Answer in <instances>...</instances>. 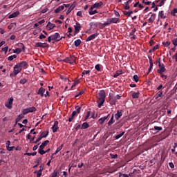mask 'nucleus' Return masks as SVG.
Listing matches in <instances>:
<instances>
[{"label":"nucleus","instance_id":"1","mask_svg":"<svg viewBox=\"0 0 177 177\" xmlns=\"http://www.w3.org/2000/svg\"><path fill=\"white\" fill-rule=\"evenodd\" d=\"M120 21V19L118 18H109L107 19L106 21L104 23V26H109V24H117Z\"/></svg>","mask_w":177,"mask_h":177},{"label":"nucleus","instance_id":"2","mask_svg":"<svg viewBox=\"0 0 177 177\" xmlns=\"http://www.w3.org/2000/svg\"><path fill=\"white\" fill-rule=\"evenodd\" d=\"M19 48H17L13 51L14 53H17V55H19V53H21V52H24V50H26V48L24 47V44H23V43H19Z\"/></svg>","mask_w":177,"mask_h":177},{"label":"nucleus","instance_id":"3","mask_svg":"<svg viewBox=\"0 0 177 177\" xmlns=\"http://www.w3.org/2000/svg\"><path fill=\"white\" fill-rule=\"evenodd\" d=\"M34 111H37V108H35V106H32V107L24 109L22 111V113L24 115H26V114H28V113H34Z\"/></svg>","mask_w":177,"mask_h":177},{"label":"nucleus","instance_id":"4","mask_svg":"<svg viewBox=\"0 0 177 177\" xmlns=\"http://www.w3.org/2000/svg\"><path fill=\"white\" fill-rule=\"evenodd\" d=\"M74 28H75V31H74V35H77V34H78V32H80V31H81V24L78 22L75 23V25H74Z\"/></svg>","mask_w":177,"mask_h":177},{"label":"nucleus","instance_id":"5","mask_svg":"<svg viewBox=\"0 0 177 177\" xmlns=\"http://www.w3.org/2000/svg\"><path fill=\"white\" fill-rule=\"evenodd\" d=\"M16 65L18 66L21 70H23V68H27L28 64H27V62H26V61H22L21 62H20Z\"/></svg>","mask_w":177,"mask_h":177},{"label":"nucleus","instance_id":"6","mask_svg":"<svg viewBox=\"0 0 177 177\" xmlns=\"http://www.w3.org/2000/svg\"><path fill=\"white\" fill-rule=\"evenodd\" d=\"M64 62H66V63H69L70 64H73V63H75V59L74 57L70 56L68 57H66L65 59H64Z\"/></svg>","mask_w":177,"mask_h":177},{"label":"nucleus","instance_id":"7","mask_svg":"<svg viewBox=\"0 0 177 177\" xmlns=\"http://www.w3.org/2000/svg\"><path fill=\"white\" fill-rule=\"evenodd\" d=\"M106 99V92L104 91H100L98 93V100H105Z\"/></svg>","mask_w":177,"mask_h":177},{"label":"nucleus","instance_id":"8","mask_svg":"<svg viewBox=\"0 0 177 177\" xmlns=\"http://www.w3.org/2000/svg\"><path fill=\"white\" fill-rule=\"evenodd\" d=\"M159 69H158V73L159 74H162L165 71V66H164V64L159 63L158 64Z\"/></svg>","mask_w":177,"mask_h":177},{"label":"nucleus","instance_id":"9","mask_svg":"<svg viewBox=\"0 0 177 177\" xmlns=\"http://www.w3.org/2000/svg\"><path fill=\"white\" fill-rule=\"evenodd\" d=\"M59 122L58 121H55L54 122L53 126L52 127L51 129H53V133H55V132H57V129H59Z\"/></svg>","mask_w":177,"mask_h":177},{"label":"nucleus","instance_id":"10","mask_svg":"<svg viewBox=\"0 0 177 177\" xmlns=\"http://www.w3.org/2000/svg\"><path fill=\"white\" fill-rule=\"evenodd\" d=\"M51 37H52L53 41H60L63 38V37L60 38V34H59L58 32H56L55 35H52ZM59 38L60 39H59Z\"/></svg>","mask_w":177,"mask_h":177},{"label":"nucleus","instance_id":"11","mask_svg":"<svg viewBox=\"0 0 177 177\" xmlns=\"http://www.w3.org/2000/svg\"><path fill=\"white\" fill-rule=\"evenodd\" d=\"M12 104H13V97H10L8 100V102H7L6 103V107H7V109H12Z\"/></svg>","mask_w":177,"mask_h":177},{"label":"nucleus","instance_id":"12","mask_svg":"<svg viewBox=\"0 0 177 177\" xmlns=\"http://www.w3.org/2000/svg\"><path fill=\"white\" fill-rule=\"evenodd\" d=\"M97 35H99V33H95V34H93V35H90L86 39V42H89V41H93V39H95V38H96V37H97Z\"/></svg>","mask_w":177,"mask_h":177},{"label":"nucleus","instance_id":"13","mask_svg":"<svg viewBox=\"0 0 177 177\" xmlns=\"http://www.w3.org/2000/svg\"><path fill=\"white\" fill-rule=\"evenodd\" d=\"M55 27H56V25L50 22H48L46 26V28L47 30H48V31H50V30H53V28H55Z\"/></svg>","mask_w":177,"mask_h":177},{"label":"nucleus","instance_id":"14","mask_svg":"<svg viewBox=\"0 0 177 177\" xmlns=\"http://www.w3.org/2000/svg\"><path fill=\"white\" fill-rule=\"evenodd\" d=\"M46 43L37 42L35 44V48H46Z\"/></svg>","mask_w":177,"mask_h":177},{"label":"nucleus","instance_id":"15","mask_svg":"<svg viewBox=\"0 0 177 177\" xmlns=\"http://www.w3.org/2000/svg\"><path fill=\"white\" fill-rule=\"evenodd\" d=\"M110 114H108L107 116H104L103 118H101L99 119L98 122L101 124L103 125V124L104 123V121H106V120H107V118H109Z\"/></svg>","mask_w":177,"mask_h":177},{"label":"nucleus","instance_id":"16","mask_svg":"<svg viewBox=\"0 0 177 177\" xmlns=\"http://www.w3.org/2000/svg\"><path fill=\"white\" fill-rule=\"evenodd\" d=\"M21 71V69L17 65H15L14 66V75H17Z\"/></svg>","mask_w":177,"mask_h":177},{"label":"nucleus","instance_id":"17","mask_svg":"<svg viewBox=\"0 0 177 177\" xmlns=\"http://www.w3.org/2000/svg\"><path fill=\"white\" fill-rule=\"evenodd\" d=\"M19 15H20V12L17 11L15 12H12V14H10L8 17L9 19H14V17H17V16H19Z\"/></svg>","mask_w":177,"mask_h":177},{"label":"nucleus","instance_id":"18","mask_svg":"<svg viewBox=\"0 0 177 177\" xmlns=\"http://www.w3.org/2000/svg\"><path fill=\"white\" fill-rule=\"evenodd\" d=\"M42 171H44V167L42 166H40V169L39 171H35V174H37V177H41L42 175Z\"/></svg>","mask_w":177,"mask_h":177},{"label":"nucleus","instance_id":"19","mask_svg":"<svg viewBox=\"0 0 177 177\" xmlns=\"http://www.w3.org/2000/svg\"><path fill=\"white\" fill-rule=\"evenodd\" d=\"M121 117H122V113H121L120 111H118L117 113L115 114V120H117V121H118L120 120V118H121Z\"/></svg>","mask_w":177,"mask_h":177},{"label":"nucleus","instance_id":"20","mask_svg":"<svg viewBox=\"0 0 177 177\" xmlns=\"http://www.w3.org/2000/svg\"><path fill=\"white\" fill-rule=\"evenodd\" d=\"M115 122V120H114V114H113L110 120L108 122V126L111 127V125H113V124H114Z\"/></svg>","mask_w":177,"mask_h":177},{"label":"nucleus","instance_id":"21","mask_svg":"<svg viewBox=\"0 0 177 177\" xmlns=\"http://www.w3.org/2000/svg\"><path fill=\"white\" fill-rule=\"evenodd\" d=\"M102 5H103V2L100 1V3H94L91 8H93L94 9L96 8L97 9L98 8H100V6H102Z\"/></svg>","mask_w":177,"mask_h":177},{"label":"nucleus","instance_id":"22","mask_svg":"<svg viewBox=\"0 0 177 177\" xmlns=\"http://www.w3.org/2000/svg\"><path fill=\"white\" fill-rule=\"evenodd\" d=\"M48 135H49V131H43L41 135L39 136L40 138H46L48 136Z\"/></svg>","mask_w":177,"mask_h":177},{"label":"nucleus","instance_id":"23","mask_svg":"<svg viewBox=\"0 0 177 177\" xmlns=\"http://www.w3.org/2000/svg\"><path fill=\"white\" fill-rule=\"evenodd\" d=\"M156 20V14H151V17L148 19L149 23H153Z\"/></svg>","mask_w":177,"mask_h":177},{"label":"nucleus","instance_id":"24","mask_svg":"<svg viewBox=\"0 0 177 177\" xmlns=\"http://www.w3.org/2000/svg\"><path fill=\"white\" fill-rule=\"evenodd\" d=\"M49 143V140H46L41 143V145L39 146V149H45V147Z\"/></svg>","mask_w":177,"mask_h":177},{"label":"nucleus","instance_id":"25","mask_svg":"<svg viewBox=\"0 0 177 177\" xmlns=\"http://www.w3.org/2000/svg\"><path fill=\"white\" fill-rule=\"evenodd\" d=\"M38 95H40L41 96V97L44 96V94L45 93V88H40L39 89V91H38Z\"/></svg>","mask_w":177,"mask_h":177},{"label":"nucleus","instance_id":"26","mask_svg":"<svg viewBox=\"0 0 177 177\" xmlns=\"http://www.w3.org/2000/svg\"><path fill=\"white\" fill-rule=\"evenodd\" d=\"M64 10V6H59L57 9L55 10V13H59L61 10Z\"/></svg>","mask_w":177,"mask_h":177},{"label":"nucleus","instance_id":"27","mask_svg":"<svg viewBox=\"0 0 177 177\" xmlns=\"http://www.w3.org/2000/svg\"><path fill=\"white\" fill-rule=\"evenodd\" d=\"M109 102L111 104H115V97H111V95H109Z\"/></svg>","mask_w":177,"mask_h":177},{"label":"nucleus","instance_id":"28","mask_svg":"<svg viewBox=\"0 0 177 177\" xmlns=\"http://www.w3.org/2000/svg\"><path fill=\"white\" fill-rule=\"evenodd\" d=\"M93 9L94 8L93 7H91L88 11L89 15H95V13H97V10H93Z\"/></svg>","mask_w":177,"mask_h":177},{"label":"nucleus","instance_id":"29","mask_svg":"<svg viewBox=\"0 0 177 177\" xmlns=\"http://www.w3.org/2000/svg\"><path fill=\"white\" fill-rule=\"evenodd\" d=\"M89 127V124L88 122H84L82 124V129H88V128Z\"/></svg>","mask_w":177,"mask_h":177},{"label":"nucleus","instance_id":"30","mask_svg":"<svg viewBox=\"0 0 177 177\" xmlns=\"http://www.w3.org/2000/svg\"><path fill=\"white\" fill-rule=\"evenodd\" d=\"M140 93L139 92V91H138L137 93H136V92L133 93H132V97H133V99H138V97H139Z\"/></svg>","mask_w":177,"mask_h":177},{"label":"nucleus","instance_id":"31","mask_svg":"<svg viewBox=\"0 0 177 177\" xmlns=\"http://www.w3.org/2000/svg\"><path fill=\"white\" fill-rule=\"evenodd\" d=\"M23 118H24V115L23 114H20L19 115V116L16 118V123L17 124V122H19L20 121V120H23Z\"/></svg>","mask_w":177,"mask_h":177},{"label":"nucleus","instance_id":"32","mask_svg":"<svg viewBox=\"0 0 177 177\" xmlns=\"http://www.w3.org/2000/svg\"><path fill=\"white\" fill-rule=\"evenodd\" d=\"M105 100H98V107L99 109H100V107H102V106H103Z\"/></svg>","mask_w":177,"mask_h":177},{"label":"nucleus","instance_id":"33","mask_svg":"<svg viewBox=\"0 0 177 177\" xmlns=\"http://www.w3.org/2000/svg\"><path fill=\"white\" fill-rule=\"evenodd\" d=\"M82 41L81 39H77L75 41V46H76V48H78V46H80V45H81L82 44Z\"/></svg>","mask_w":177,"mask_h":177},{"label":"nucleus","instance_id":"34","mask_svg":"<svg viewBox=\"0 0 177 177\" xmlns=\"http://www.w3.org/2000/svg\"><path fill=\"white\" fill-rule=\"evenodd\" d=\"M62 149H63V145H62L61 146H59L55 151V152L53 154V156H55L56 154H57V153H59V151H60V150H62Z\"/></svg>","mask_w":177,"mask_h":177},{"label":"nucleus","instance_id":"35","mask_svg":"<svg viewBox=\"0 0 177 177\" xmlns=\"http://www.w3.org/2000/svg\"><path fill=\"white\" fill-rule=\"evenodd\" d=\"M158 16H159V17H160L161 19H165V17H165V16L164 15V11H160V12H159V14H158Z\"/></svg>","mask_w":177,"mask_h":177},{"label":"nucleus","instance_id":"36","mask_svg":"<svg viewBox=\"0 0 177 177\" xmlns=\"http://www.w3.org/2000/svg\"><path fill=\"white\" fill-rule=\"evenodd\" d=\"M91 116V111H88L86 112V115L84 119V121H86V120H88V118H89V117Z\"/></svg>","mask_w":177,"mask_h":177},{"label":"nucleus","instance_id":"37","mask_svg":"<svg viewBox=\"0 0 177 177\" xmlns=\"http://www.w3.org/2000/svg\"><path fill=\"white\" fill-rule=\"evenodd\" d=\"M162 96V91H159L156 95V99H158V97H161Z\"/></svg>","mask_w":177,"mask_h":177},{"label":"nucleus","instance_id":"38","mask_svg":"<svg viewBox=\"0 0 177 177\" xmlns=\"http://www.w3.org/2000/svg\"><path fill=\"white\" fill-rule=\"evenodd\" d=\"M132 13H133V11H128V12H124V15H125V16H127V17H129L131 15H132Z\"/></svg>","mask_w":177,"mask_h":177},{"label":"nucleus","instance_id":"39","mask_svg":"<svg viewBox=\"0 0 177 177\" xmlns=\"http://www.w3.org/2000/svg\"><path fill=\"white\" fill-rule=\"evenodd\" d=\"M39 153L41 154V156H44V154H46V151L44 150V149L39 148Z\"/></svg>","mask_w":177,"mask_h":177},{"label":"nucleus","instance_id":"40","mask_svg":"<svg viewBox=\"0 0 177 177\" xmlns=\"http://www.w3.org/2000/svg\"><path fill=\"white\" fill-rule=\"evenodd\" d=\"M124 133H125V132H122L121 133L115 136V138L120 139V138H122V136H124Z\"/></svg>","mask_w":177,"mask_h":177},{"label":"nucleus","instance_id":"41","mask_svg":"<svg viewBox=\"0 0 177 177\" xmlns=\"http://www.w3.org/2000/svg\"><path fill=\"white\" fill-rule=\"evenodd\" d=\"M15 26H16V23H11L9 26H8V30H12V28H13L15 27Z\"/></svg>","mask_w":177,"mask_h":177},{"label":"nucleus","instance_id":"42","mask_svg":"<svg viewBox=\"0 0 177 177\" xmlns=\"http://www.w3.org/2000/svg\"><path fill=\"white\" fill-rule=\"evenodd\" d=\"M135 82H139V77L138 76V75H134L133 77Z\"/></svg>","mask_w":177,"mask_h":177},{"label":"nucleus","instance_id":"43","mask_svg":"<svg viewBox=\"0 0 177 177\" xmlns=\"http://www.w3.org/2000/svg\"><path fill=\"white\" fill-rule=\"evenodd\" d=\"M154 129H155V131H158V132H160V131H161L162 129V127L154 126Z\"/></svg>","mask_w":177,"mask_h":177},{"label":"nucleus","instance_id":"44","mask_svg":"<svg viewBox=\"0 0 177 177\" xmlns=\"http://www.w3.org/2000/svg\"><path fill=\"white\" fill-rule=\"evenodd\" d=\"M162 44L164 45V46H165L166 48H168V46H169L171 45V42H169V41L163 42Z\"/></svg>","mask_w":177,"mask_h":177},{"label":"nucleus","instance_id":"45","mask_svg":"<svg viewBox=\"0 0 177 177\" xmlns=\"http://www.w3.org/2000/svg\"><path fill=\"white\" fill-rule=\"evenodd\" d=\"M51 177H57V170H55V171L52 173Z\"/></svg>","mask_w":177,"mask_h":177},{"label":"nucleus","instance_id":"46","mask_svg":"<svg viewBox=\"0 0 177 177\" xmlns=\"http://www.w3.org/2000/svg\"><path fill=\"white\" fill-rule=\"evenodd\" d=\"M135 32H136V28H133L131 32L129 35L132 36V35H135Z\"/></svg>","mask_w":177,"mask_h":177},{"label":"nucleus","instance_id":"47","mask_svg":"<svg viewBox=\"0 0 177 177\" xmlns=\"http://www.w3.org/2000/svg\"><path fill=\"white\" fill-rule=\"evenodd\" d=\"M61 80H64L66 82H70V80L64 76H60Z\"/></svg>","mask_w":177,"mask_h":177},{"label":"nucleus","instance_id":"48","mask_svg":"<svg viewBox=\"0 0 177 177\" xmlns=\"http://www.w3.org/2000/svg\"><path fill=\"white\" fill-rule=\"evenodd\" d=\"M41 139H42V137H40L39 136L35 141H33V143L37 144L38 143V142H40Z\"/></svg>","mask_w":177,"mask_h":177},{"label":"nucleus","instance_id":"49","mask_svg":"<svg viewBox=\"0 0 177 177\" xmlns=\"http://www.w3.org/2000/svg\"><path fill=\"white\" fill-rule=\"evenodd\" d=\"M89 73H91V71H90V70L84 71L82 72V77H84V75H85V74H86V75L89 74Z\"/></svg>","mask_w":177,"mask_h":177},{"label":"nucleus","instance_id":"50","mask_svg":"<svg viewBox=\"0 0 177 177\" xmlns=\"http://www.w3.org/2000/svg\"><path fill=\"white\" fill-rule=\"evenodd\" d=\"M27 82V80L26 79H21L19 82V84H24Z\"/></svg>","mask_w":177,"mask_h":177},{"label":"nucleus","instance_id":"51","mask_svg":"<svg viewBox=\"0 0 177 177\" xmlns=\"http://www.w3.org/2000/svg\"><path fill=\"white\" fill-rule=\"evenodd\" d=\"M110 156H111V158L115 159V158H117L118 157V155H117V154L114 155L113 153H110Z\"/></svg>","mask_w":177,"mask_h":177},{"label":"nucleus","instance_id":"52","mask_svg":"<svg viewBox=\"0 0 177 177\" xmlns=\"http://www.w3.org/2000/svg\"><path fill=\"white\" fill-rule=\"evenodd\" d=\"M149 64L151 65V67H153V59L151 58V57H149Z\"/></svg>","mask_w":177,"mask_h":177},{"label":"nucleus","instance_id":"53","mask_svg":"<svg viewBox=\"0 0 177 177\" xmlns=\"http://www.w3.org/2000/svg\"><path fill=\"white\" fill-rule=\"evenodd\" d=\"M165 1L166 0H161V1L160 2V3L158 5V6H162L164 5V3H165Z\"/></svg>","mask_w":177,"mask_h":177},{"label":"nucleus","instance_id":"54","mask_svg":"<svg viewBox=\"0 0 177 177\" xmlns=\"http://www.w3.org/2000/svg\"><path fill=\"white\" fill-rule=\"evenodd\" d=\"M172 44L173 45H174L175 47L177 46V38L172 41Z\"/></svg>","mask_w":177,"mask_h":177},{"label":"nucleus","instance_id":"55","mask_svg":"<svg viewBox=\"0 0 177 177\" xmlns=\"http://www.w3.org/2000/svg\"><path fill=\"white\" fill-rule=\"evenodd\" d=\"M95 70H97V71H100V65L99 64L95 65Z\"/></svg>","mask_w":177,"mask_h":177},{"label":"nucleus","instance_id":"56","mask_svg":"<svg viewBox=\"0 0 177 177\" xmlns=\"http://www.w3.org/2000/svg\"><path fill=\"white\" fill-rule=\"evenodd\" d=\"M45 38H46V36H45L44 34H41L39 35V39H45Z\"/></svg>","mask_w":177,"mask_h":177},{"label":"nucleus","instance_id":"57","mask_svg":"<svg viewBox=\"0 0 177 177\" xmlns=\"http://www.w3.org/2000/svg\"><path fill=\"white\" fill-rule=\"evenodd\" d=\"M147 0H143V3H145V5H150V3H151V1H146Z\"/></svg>","mask_w":177,"mask_h":177},{"label":"nucleus","instance_id":"58","mask_svg":"<svg viewBox=\"0 0 177 177\" xmlns=\"http://www.w3.org/2000/svg\"><path fill=\"white\" fill-rule=\"evenodd\" d=\"M8 46H6V47L3 48L2 50H3V52H5V53L6 54V53H8Z\"/></svg>","mask_w":177,"mask_h":177},{"label":"nucleus","instance_id":"59","mask_svg":"<svg viewBox=\"0 0 177 177\" xmlns=\"http://www.w3.org/2000/svg\"><path fill=\"white\" fill-rule=\"evenodd\" d=\"M79 129H82V126H81V124L77 125L75 128V131H78Z\"/></svg>","mask_w":177,"mask_h":177},{"label":"nucleus","instance_id":"60","mask_svg":"<svg viewBox=\"0 0 177 177\" xmlns=\"http://www.w3.org/2000/svg\"><path fill=\"white\" fill-rule=\"evenodd\" d=\"M14 149H15V147H7V150H8V151H13Z\"/></svg>","mask_w":177,"mask_h":177},{"label":"nucleus","instance_id":"61","mask_svg":"<svg viewBox=\"0 0 177 177\" xmlns=\"http://www.w3.org/2000/svg\"><path fill=\"white\" fill-rule=\"evenodd\" d=\"M77 16H79L80 17H82V11H78L77 12Z\"/></svg>","mask_w":177,"mask_h":177},{"label":"nucleus","instance_id":"62","mask_svg":"<svg viewBox=\"0 0 177 177\" xmlns=\"http://www.w3.org/2000/svg\"><path fill=\"white\" fill-rule=\"evenodd\" d=\"M48 8H46L41 10V13H46L48 12Z\"/></svg>","mask_w":177,"mask_h":177},{"label":"nucleus","instance_id":"63","mask_svg":"<svg viewBox=\"0 0 177 177\" xmlns=\"http://www.w3.org/2000/svg\"><path fill=\"white\" fill-rule=\"evenodd\" d=\"M158 48H159V46L158 45H156V46H155L153 48H152V50H157V49H158Z\"/></svg>","mask_w":177,"mask_h":177},{"label":"nucleus","instance_id":"64","mask_svg":"<svg viewBox=\"0 0 177 177\" xmlns=\"http://www.w3.org/2000/svg\"><path fill=\"white\" fill-rule=\"evenodd\" d=\"M173 59H175L176 62H177V53L173 56Z\"/></svg>","mask_w":177,"mask_h":177}]
</instances>
